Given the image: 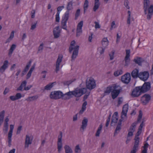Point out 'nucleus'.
<instances>
[{
	"instance_id": "obj_1",
	"label": "nucleus",
	"mask_w": 153,
	"mask_h": 153,
	"mask_svg": "<svg viewBox=\"0 0 153 153\" xmlns=\"http://www.w3.org/2000/svg\"><path fill=\"white\" fill-rule=\"evenodd\" d=\"M73 4L71 2L68 3L67 7V11L65 12L62 17L61 21V25L62 28L65 30H67L66 24L69 17V11L72 8Z\"/></svg>"
},
{
	"instance_id": "obj_2",
	"label": "nucleus",
	"mask_w": 153,
	"mask_h": 153,
	"mask_svg": "<svg viewBox=\"0 0 153 153\" xmlns=\"http://www.w3.org/2000/svg\"><path fill=\"white\" fill-rule=\"evenodd\" d=\"M87 92V89L86 88H82L79 89L77 88L73 91H69L65 93V95H68L69 99L72 98L73 95L76 97H79L85 93Z\"/></svg>"
},
{
	"instance_id": "obj_3",
	"label": "nucleus",
	"mask_w": 153,
	"mask_h": 153,
	"mask_svg": "<svg viewBox=\"0 0 153 153\" xmlns=\"http://www.w3.org/2000/svg\"><path fill=\"white\" fill-rule=\"evenodd\" d=\"M149 0H144V12L145 14H146L148 10V13L147 16V19H149L151 18L152 16L153 13V5H151L149 8Z\"/></svg>"
},
{
	"instance_id": "obj_4",
	"label": "nucleus",
	"mask_w": 153,
	"mask_h": 153,
	"mask_svg": "<svg viewBox=\"0 0 153 153\" xmlns=\"http://www.w3.org/2000/svg\"><path fill=\"white\" fill-rule=\"evenodd\" d=\"M75 44V41L74 40L72 41L71 42V45L69 48V51L70 53H71L74 49V51L71 57L72 60L74 59L76 57L78 53L79 46L78 45H76L74 48L73 46H74Z\"/></svg>"
},
{
	"instance_id": "obj_5",
	"label": "nucleus",
	"mask_w": 153,
	"mask_h": 153,
	"mask_svg": "<svg viewBox=\"0 0 153 153\" xmlns=\"http://www.w3.org/2000/svg\"><path fill=\"white\" fill-rule=\"evenodd\" d=\"M141 130H139L138 129V131L136 133L134 139L135 142L133 149L131 151V153H136L138 149L140 142V138L139 137V136L141 133Z\"/></svg>"
},
{
	"instance_id": "obj_6",
	"label": "nucleus",
	"mask_w": 153,
	"mask_h": 153,
	"mask_svg": "<svg viewBox=\"0 0 153 153\" xmlns=\"http://www.w3.org/2000/svg\"><path fill=\"white\" fill-rule=\"evenodd\" d=\"M86 85L87 89L90 90L96 87V83L92 77L88 78L86 80Z\"/></svg>"
},
{
	"instance_id": "obj_7",
	"label": "nucleus",
	"mask_w": 153,
	"mask_h": 153,
	"mask_svg": "<svg viewBox=\"0 0 153 153\" xmlns=\"http://www.w3.org/2000/svg\"><path fill=\"white\" fill-rule=\"evenodd\" d=\"M113 88L111 94L112 98L114 99L118 96L120 93L121 89V87L120 86L114 85H113Z\"/></svg>"
},
{
	"instance_id": "obj_8",
	"label": "nucleus",
	"mask_w": 153,
	"mask_h": 153,
	"mask_svg": "<svg viewBox=\"0 0 153 153\" xmlns=\"http://www.w3.org/2000/svg\"><path fill=\"white\" fill-rule=\"evenodd\" d=\"M62 92L60 91H54L51 92L50 97L51 98L57 100L62 98Z\"/></svg>"
},
{
	"instance_id": "obj_9",
	"label": "nucleus",
	"mask_w": 153,
	"mask_h": 153,
	"mask_svg": "<svg viewBox=\"0 0 153 153\" xmlns=\"http://www.w3.org/2000/svg\"><path fill=\"white\" fill-rule=\"evenodd\" d=\"M142 90L140 86L136 87L133 90L131 95L133 97H137L140 96L142 93Z\"/></svg>"
},
{
	"instance_id": "obj_10",
	"label": "nucleus",
	"mask_w": 153,
	"mask_h": 153,
	"mask_svg": "<svg viewBox=\"0 0 153 153\" xmlns=\"http://www.w3.org/2000/svg\"><path fill=\"white\" fill-rule=\"evenodd\" d=\"M149 77V73L148 71H144L139 73V77L140 79L145 82L146 81Z\"/></svg>"
},
{
	"instance_id": "obj_11",
	"label": "nucleus",
	"mask_w": 153,
	"mask_h": 153,
	"mask_svg": "<svg viewBox=\"0 0 153 153\" xmlns=\"http://www.w3.org/2000/svg\"><path fill=\"white\" fill-rule=\"evenodd\" d=\"M151 96L149 94H145L142 97L141 102L144 105H146L149 102L151 99Z\"/></svg>"
},
{
	"instance_id": "obj_12",
	"label": "nucleus",
	"mask_w": 153,
	"mask_h": 153,
	"mask_svg": "<svg viewBox=\"0 0 153 153\" xmlns=\"http://www.w3.org/2000/svg\"><path fill=\"white\" fill-rule=\"evenodd\" d=\"M141 89V91L143 93H145L149 91L151 88V83L149 82H145L143 85L141 86H140Z\"/></svg>"
},
{
	"instance_id": "obj_13",
	"label": "nucleus",
	"mask_w": 153,
	"mask_h": 153,
	"mask_svg": "<svg viewBox=\"0 0 153 153\" xmlns=\"http://www.w3.org/2000/svg\"><path fill=\"white\" fill-rule=\"evenodd\" d=\"M83 24V22L82 21H81L78 24L76 30V36L77 37L79 36L82 33V27Z\"/></svg>"
},
{
	"instance_id": "obj_14",
	"label": "nucleus",
	"mask_w": 153,
	"mask_h": 153,
	"mask_svg": "<svg viewBox=\"0 0 153 153\" xmlns=\"http://www.w3.org/2000/svg\"><path fill=\"white\" fill-rule=\"evenodd\" d=\"M59 135L58 136V140L57 142V149L58 152L60 153L62 149V132L60 131Z\"/></svg>"
},
{
	"instance_id": "obj_15",
	"label": "nucleus",
	"mask_w": 153,
	"mask_h": 153,
	"mask_svg": "<svg viewBox=\"0 0 153 153\" xmlns=\"http://www.w3.org/2000/svg\"><path fill=\"white\" fill-rule=\"evenodd\" d=\"M131 79L130 74L129 73H127L121 77V81L124 83L128 84Z\"/></svg>"
},
{
	"instance_id": "obj_16",
	"label": "nucleus",
	"mask_w": 153,
	"mask_h": 153,
	"mask_svg": "<svg viewBox=\"0 0 153 153\" xmlns=\"http://www.w3.org/2000/svg\"><path fill=\"white\" fill-rule=\"evenodd\" d=\"M33 139V137L32 136H30L29 135H26L25 146V148L28 147L29 145L32 143Z\"/></svg>"
},
{
	"instance_id": "obj_17",
	"label": "nucleus",
	"mask_w": 153,
	"mask_h": 153,
	"mask_svg": "<svg viewBox=\"0 0 153 153\" xmlns=\"http://www.w3.org/2000/svg\"><path fill=\"white\" fill-rule=\"evenodd\" d=\"M13 128V125H10V130L9 132L7 137L8 142L9 144L8 145L9 146L11 144V143L12 141L11 138L12 135V133Z\"/></svg>"
},
{
	"instance_id": "obj_18",
	"label": "nucleus",
	"mask_w": 153,
	"mask_h": 153,
	"mask_svg": "<svg viewBox=\"0 0 153 153\" xmlns=\"http://www.w3.org/2000/svg\"><path fill=\"white\" fill-rule=\"evenodd\" d=\"M144 61L143 58L138 56L135 57L133 59V62L139 66H141Z\"/></svg>"
},
{
	"instance_id": "obj_19",
	"label": "nucleus",
	"mask_w": 153,
	"mask_h": 153,
	"mask_svg": "<svg viewBox=\"0 0 153 153\" xmlns=\"http://www.w3.org/2000/svg\"><path fill=\"white\" fill-rule=\"evenodd\" d=\"M53 34L55 38H58L60 36V30L59 26L56 27L53 31Z\"/></svg>"
},
{
	"instance_id": "obj_20",
	"label": "nucleus",
	"mask_w": 153,
	"mask_h": 153,
	"mask_svg": "<svg viewBox=\"0 0 153 153\" xmlns=\"http://www.w3.org/2000/svg\"><path fill=\"white\" fill-rule=\"evenodd\" d=\"M139 74V69L137 68H135L134 70L131 73V76L134 79H136L138 77Z\"/></svg>"
},
{
	"instance_id": "obj_21",
	"label": "nucleus",
	"mask_w": 153,
	"mask_h": 153,
	"mask_svg": "<svg viewBox=\"0 0 153 153\" xmlns=\"http://www.w3.org/2000/svg\"><path fill=\"white\" fill-rule=\"evenodd\" d=\"M128 109V104H126L123 107V110L121 114L124 115L125 117H127V113Z\"/></svg>"
},
{
	"instance_id": "obj_22",
	"label": "nucleus",
	"mask_w": 153,
	"mask_h": 153,
	"mask_svg": "<svg viewBox=\"0 0 153 153\" xmlns=\"http://www.w3.org/2000/svg\"><path fill=\"white\" fill-rule=\"evenodd\" d=\"M126 55L125 58V61L126 63L129 62L130 60V51L129 49L126 50Z\"/></svg>"
},
{
	"instance_id": "obj_23",
	"label": "nucleus",
	"mask_w": 153,
	"mask_h": 153,
	"mask_svg": "<svg viewBox=\"0 0 153 153\" xmlns=\"http://www.w3.org/2000/svg\"><path fill=\"white\" fill-rule=\"evenodd\" d=\"M88 120L87 119L84 118L83 120L82 121V125L81 127V128L83 129L84 131V129L86 128L87 126V123Z\"/></svg>"
},
{
	"instance_id": "obj_24",
	"label": "nucleus",
	"mask_w": 153,
	"mask_h": 153,
	"mask_svg": "<svg viewBox=\"0 0 153 153\" xmlns=\"http://www.w3.org/2000/svg\"><path fill=\"white\" fill-rule=\"evenodd\" d=\"M118 119V117H115L114 115H113L111 118V126H114L115 125V124L117 123Z\"/></svg>"
},
{
	"instance_id": "obj_25",
	"label": "nucleus",
	"mask_w": 153,
	"mask_h": 153,
	"mask_svg": "<svg viewBox=\"0 0 153 153\" xmlns=\"http://www.w3.org/2000/svg\"><path fill=\"white\" fill-rule=\"evenodd\" d=\"M56 83V82L50 83L45 87L44 90H51Z\"/></svg>"
},
{
	"instance_id": "obj_26",
	"label": "nucleus",
	"mask_w": 153,
	"mask_h": 153,
	"mask_svg": "<svg viewBox=\"0 0 153 153\" xmlns=\"http://www.w3.org/2000/svg\"><path fill=\"white\" fill-rule=\"evenodd\" d=\"M62 58L63 55L61 54H59L56 61V67H59V65L62 61Z\"/></svg>"
},
{
	"instance_id": "obj_27",
	"label": "nucleus",
	"mask_w": 153,
	"mask_h": 153,
	"mask_svg": "<svg viewBox=\"0 0 153 153\" xmlns=\"http://www.w3.org/2000/svg\"><path fill=\"white\" fill-rule=\"evenodd\" d=\"M109 42L107 38H104L102 41V44L103 47L105 48L108 45Z\"/></svg>"
},
{
	"instance_id": "obj_28",
	"label": "nucleus",
	"mask_w": 153,
	"mask_h": 153,
	"mask_svg": "<svg viewBox=\"0 0 153 153\" xmlns=\"http://www.w3.org/2000/svg\"><path fill=\"white\" fill-rule=\"evenodd\" d=\"M113 86L111 87H108L106 88V90L104 91L105 95L108 94L113 89Z\"/></svg>"
},
{
	"instance_id": "obj_29",
	"label": "nucleus",
	"mask_w": 153,
	"mask_h": 153,
	"mask_svg": "<svg viewBox=\"0 0 153 153\" xmlns=\"http://www.w3.org/2000/svg\"><path fill=\"white\" fill-rule=\"evenodd\" d=\"M137 124V123L136 122L133 123L130 127L129 131L134 132L135 131Z\"/></svg>"
},
{
	"instance_id": "obj_30",
	"label": "nucleus",
	"mask_w": 153,
	"mask_h": 153,
	"mask_svg": "<svg viewBox=\"0 0 153 153\" xmlns=\"http://www.w3.org/2000/svg\"><path fill=\"white\" fill-rule=\"evenodd\" d=\"M102 124H100L98 127L97 131L96 132L95 136L96 137H99L100 134L101 132V131L102 128Z\"/></svg>"
},
{
	"instance_id": "obj_31",
	"label": "nucleus",
	"mask_w": 153,
	"mask_h": 153,
	"mask_svg": "<svg viewBox=\"0 0 153 153\" xmlns=\"http://www.w3.org/2000/svg\"><path fill=\"white\" fill-rule=\"evenodd\" d=\"M149 146V144L146 143L144 144V146L142 147L143 148V149L142 151V153H147V148Z\"/></svg>"
},
{
	"instance_id": "obj_32",
	"label": "nucleus",
	"mask_w": 153,
	"mask_h": 153,
	"mask_svg": "<svg viewBox=\"0 0 153 153\" xmlns=\"http://www.w3.org/2000/svg\"><path fill=\"white\" fill-rule=\"evenodd\" d=\"M14 31H12L9 37L7 39L6 43L10 42L13 39L14 37Z\"/></svg>"
},
{
	"instance_id": "obj_33",
	"label": "nucleus",
	"mask_w": 153,
	"mask_h": 153,
	"mask_svg": "<svg viewBox=\"0 0 153 153\" xmlns=\"http://www.w3.org/2000/svg\"><path fill=\"white\" fill-rule=\"evenodd\" d=\"M121 125H119L118 124H117V126L116 128L115 129V131L114 132V136H115V135L117 134V133H118L120 130L121 129Z\"/></svg>"
},
{
	"instance_id": "obj_34",
	"label": "nucleus",
	"mask_w": 153,
	"mask_h": 153,
	"mask_svg": "<svg viewBox=\"0 0 153 153\" xmlns=\"http://www.w3.org/2000/svg\"><path fill=\"white\" fill-rule=\"evenodd\" d=\"M38 97L37 96H33L28 97L26 100L28 101H31L36 100Z\"/></svg>"
},
{
	"instance_id": "obj_35",
	"label": "nucleus",
	"mask_w": 153,
	"mask_h": 153,
	"mask_svg": "<svg viewBox=\"0 0 153 153\" xmlns=\"http://www.w3.org/2000/svg\"><path fill=\"white\" fill-rule=\"evenodd\" d=\"M64 149L65 150V152H73V151L71 147L68 145H66L65 146Z\"/></svg>"
},
{
	"instance_id": "obj_36",
	"label": "nucleus",
	"mask_w": 153,
	"mask_h": 153,
	"mask_svg": "<svg viewBox=\"0 0 153 153\" xmlns=\"http://www.w3.org/2000/svg\"><path fill=\"white\" fill-rule=\"evenodd\" d=\"M16 48V45H15L13 44L11 45L9 52V55H11L12 54L13 50L15 49Z\"/></svg>"
},
{
	"instance_id": "obj_37",
	"label": "nucleus",
	"mask_w": 153,
	"mask_h": 153,
	"mask_svg": "<svg viewBox=\"0 0 153 153\" xmlns=\"http://www.w3.org/2000/svg\"><path fill=\"white\" fill-rule=\"evenodd\" d=\"M88 6V2L87 0H85L84 4V12H85Z\"/></svg>"
},
{
	"instance_id": "obj_38",
	"label": "nucleus",
	"mask_w": 153,
	"mask_h": 153,
	"mask_svg": "<svg viewBox=\"0 0 153 153\" xmlns=\"http://www.w3.org/2000/svg\"><path fill=\"white\" fill-rule=\"evenodd\" d=\"M123 73V71L121 70H120L114 72V74L115 76H117L119 75L122 74Z\"/></svg>"
},
{
	"instance_id": "obj_39",
	"label": "nucleus",
	"mask_w": 153,
	"mask_h": 153,
	"mask_svg": "<svg viewBox=\"0 0 153 153\" xmlns=\"http://www.w3.org/2000/svg\"><path fill=\"white\" fill-rule=\"evenodd\" d=\"M5 111L3 110L0 113V121H3V119L4 116Z\"/></svg>"
},
{
	"instance_id": "obj_40",
	"label": "nucleus",
	"mask_w": 153,
	"mask_h": 153,
	"mask_svg": "<svg viewBox=\"0 0 153 153\" xmlns=\"http://www.w3.org/2000/svg\"><path fill=\"white\" fill-rule=\"evenodd\" d=\"M80 10L79 9H77L76 11L75 15V20H76L78 17L80 15Z\"/></svg>"
},
{
	"instance_id": "obj_41",
	"label": "nucleus",
	"mask_w": 153,
	"mask_h": 153,
	"mask_svg": "<svg viewBox=\"0 0 153 153\" xmlns=\"http://www.w3.org/2000/svg\"><path fill=\"white\" fill-rule=\"evenodd\" d=\"M74 81L72 80H69L68 81H65L63 82L62 83H63L64 85L69 86V85L71 84Z\"/></svg>"
},
{
	"instance_id": "obj_42",
	"label": "nucleus",
	"mask_w": 153,
	"mask_h": 153,
	"mask_svg": "<svg viewBox=\"0 0 153 153\" xmlns=\"http://www.w3.org/2000/svg\"><path fill=\"white\" fill-rule=\"evenodd\" d=\"M8 125H4V128L3 129V131L5 134L7 133L8 129Z\"/></svg>"
},
{
	"instance_id": "obj_43",
	"label": "nucleus",
	"mask_w": 153,
	"mask_h": 153,
	"mask_svg": "<svg viewBox=\"0 0 153 153\" xmlns=\"http://www.w3.org/2000/svg\"><path fill=\"white\" fill-rule=\"evenodd\" d=\"M128 16L127 20V23L130 24V17H131V12L130 11L128 10Z\"/></svg>"
},
{
	"instance_id": "obj_44",
	"label": "nucleus",
	"mask_w": 153,
	"mask_h": 153,
	"mask_svg": "<svg viewBox=\"0 0 153 153\" xmlns=\"http://www.w3.org/2000/svg\"><path fill=\"white\" fill-rule=\"evenodd\" d=\"M64 7L63 6L58 7L57 8V13L60 14V12L62 10Z\"/></svg>"
},
{
	"instance_id": "obj_45",
	"label": "nucleus",
	"mask_w": 153,
	"mask_h": 153,
	"mask_svg": "<svg viewBox=\"0 0 153 153\" xmlns=\"http://www.w3.org/2000/svg\"><path fill=\"white\" fill-rule=\"evenodd\" d=\"M105 48L104 47V48L102 47H100L98 48V50L100 51V53L101 54H102L104 53Z\"/></svg>"
},
{
	"instance_id": "obj_46",
	"label": "nucleus",
	"mask_w": 153,
	"mask_h": 153,
	"mask_svg": "<svg viewBox=\"0 0 153 153\" xmlns=\"http://www.w3.org/2000/svg\"><path fill=\"white\" fill-rule=\"evenodd\" d=\"M60 20L59 14L56 13L55 16V20L56 22H59Z\"/></svg>"
},
{
	"instance_id": "obj_47",
	"label": "nucleus",
	"mask_w": 153,
	"mask_h": 153,
	"mask_svg": "<svg viewBox=\"0 0 153 153\" xmlns=\"http://www.w3.org/2000/svg\"><path fill=\"white\" fill-rule=\"evenodd\" d=\"M62 99L65 100H68L69 99V98L68 97V95H65V93L64 94H63L62 93Z\"/></svg>"
},
{
	"instance_id": "obj_48",
	"label": "nucleus",
	"mask_w": 153,
	"mask_h": 153,
	"mask_svg": "<svg viewBox=\"0 0 153 153\" xmlns=\"http://www.w3.org/2000/svg\"><path fill=\"white\" fill-rule=\"evenodd\" d=\"M81 151V149L79 148V145H77L76 146L75 149V152L76 153H78Z\"/></svg>"
},
{
	"instance_id": "obj_49",
	"label": "nucleus",
	"mask_w": 153,
	"mask_h": 153,
	"mask_svg": "<svg viewBox=\"0 0 153 153\" xmlns=\"http://www.w3.org/2000/svg\"><path fill=\"white\" fill-rule=\"evenodd\" d=\"M128 0H125L124 1V5L128 9H129V7L128 5Z\"/></svg>"
},
{
	"instance_id": "obj_50",
	"label": "nucleus",
	"mask_w": 153,
	"mask_h": 153,
	"mask_svg": "<svg viewBox=\"0 0 153 153\" xmlns=\"http://www.w3.org/2000/svg\"><path fill=\"white\" fill-rule=\"evenodd\" d=\"M116 27V26L115 24V21H113L111 23L110 30H111L113 29V28H115Z\"/></svg>"
},
{
	"instance_id": "obj_51",
	"label": "nucleus",
	"mask_w": 153,
	"mask_h": 153,
	"mask_svg": "<svg viewBox=\"0 0 153 153\" xmlns=\"http://www.w3.org/2000/svg\"><path fill=\"white\" fill-rule=\"evenodd\" d=\"M29 68H25L22 71V76H23L25 74H26L27 71L28 70Z\"/></svg>"
},
{
	"instance_id": "obj_52",
	"label": "nucleus",
	"mask_w": 153,
	"mask_h": 153,
	"mask_svg": "<svg viewBox=\"0 0 153 153\" xmlns=\"http://www.w3.org/2000/svg\"><path fill=\"white\" fill-rule=\"evenodd\" d=\"M99 4H94V5L93 8V10L95 11L99 8Z\"/></svg>"
},
{
	"instance_id": "obj_53",
	"label": "nucleus",
	"mask_w": 153,
	"mask_h": 153,
	"mask_svg": "<svg viewBox=\"0 0 153 153\" xmlns=\"http://www.w3.org/2000/svg\"><path fill=\"white\" fill-rule=\"evenodd\" d=\"M15 96L17 100L20 99L22 97L21 94L19 93H17Z\"/></svg>"
},
{
	"instance_id": "obj_54",
	"label": "nucleus",
	"mask_w": 153,
	"mask_h": 153,
	"mask_svg": "<svg viewBox=\"0 0 153 153\" xmlns=\"http://www.w3.org/2000/svg\"><path fill=\"white\" fill-rule=\"evenodd\" d=\"M94 24H95V28L96 29L99 28H100V26L98 22H95Z\"/></svg>"
},
{
	"instance_id": "obj_55",
	"label": "nucleus",
	"mask_w": 153,
	"mask_h": 153,
	"mask_svg": "<svg viewBox=\"0 0 153 153\" xmlns=\"http://www.w3.org/2000/svg\"><path fill=\"white\" fill-rule=\"evenodd\" d=\"M87 105V102L86 101H85L82 104V109L83 110H85L86 108V106Z\"/></svg>"
},
{
	"instance_id": "obj_56",
	"label": "nucleus",
	"mask_w": 153,
	"mask_h": 153,
	"mask_svg": "<svg viewBox=\"0 0 153 153\" xmlns=\"http://www.w3.org/2000/svg\"><path fill=\"white\" fill-rule=\"evenodd\" d=\"M22 126H19L17 128V131L16 132L17 134H19L20 133L21 131L22 130Z\"/></svg>"
},
{
	"instance_id": "obj_57",
	"label": "nucleus",
	"mask_w": 153,
	"mask_h": 153,
	"mask_svg": "<svg viewBox=\"0 0 153 153\" xmlns=\"http://www.w3.org/2000/svg\"><path fill=\"white\" fill-rule=\"evenodd\" d=\"M123 115H122L121 114V119H120L119 120L117 124H118L119 125H121L122 124V122L123 120Z\"/></svg>"
},
{
	"instance_id": "obj_58",
	"label": "nucleus",
	"mask_w": 153,
	"mask_h": 153,
	"mask_svg": "<svg viewBox=\"0 0 153 153\" xmlns=\"http://www.w3.org/2000/svg\"><path fill=\"white\" fill-rule=\"evenodd\" d=\"M8 62L7 60H5L4 62L3 65L1 67H7Z\"/></svg>"
},
{
	"instance_id": "obj_59",
	"label": "nucleus",
	"mask_w": 153,
	"mask_h": 153,
	"mask_svg": "<svg viewBox=\"0 0 153 153\" xmlns=\"http://www.w3.org/2000/svg\"><path fill=\"white\" fill-rule=\"evenodd\" d=\"M47 73L46 71H43L41 72V74H42V77L43 78H45L46 76V74Z\"/></svg>"
},
{
	"instance_id": "obj_60",
	"label": "nucleus",
	"mask_w": 153,
	"mask_h": 153,
	"mask_svg": "<svg viewBox=\"0 0 153 153\" xmlns=\"http://www.w3.org/2000/svg\"><path fill=\"white\" fill-rule=\"evenodd\" d=\"M143 126V121L141 123L138 129L140 130H142V128Z\"/></svg>"
},
{
	"instance_id": "obj_61",
	"label": "nucleus",
	"mask_w": 153,
	"mask_h": 153,
	"mask_svg": "<svg viewBox=\"0 0 153 153\" xmlns=\"http://www.w3.org/2000/svg\"><path fill=\"white\" fill-rule=\"evenodd\" d=\"M122 99V97H119L118 100V106H119V105L121 104L122 102V100H121V99Z\"/></svg>"
},
{
	"instance_id": "obj_62",
	"label": "nucleus",
	"mask_w": 153,
	"mask_h": 153,
	"mask_svg": "<svg viewBox=\"0 0 153 153\" xmlns=\"http://www.w3.org/2000/svg\"><path fill=\"white\" fill-rule=\"evenodd\" d=\"M43 48V44L42 43L39 46V48L38 52H39L40 51L42 50Z\"/></svg>"
},
{
	"instance_id": "obj_63",
	"label": "nucleus",
	"mask_w": 153,
	"mask_h": 153,
	"mask_svg": "<svg viewBox=\"0 0 153 153\" xmlns=\"http://www.w3.org/2000/svg\"><path fill=\"white\" fill-rule=\"evenodd\" d=\"M114 52H112L111 54H109L110 57V59L111 60H112L114 59Z\"/></svg>"
},
{
	"instance_id": "obj_64",
	"label": "nucleus",
	"mask_w": 153,
	"mask_h": 153,
	"mask_svg": "<svg viewBox=\"0 0 153 153\" xmlns=\"http://www.w3.org/2000/svg\"><path fill=\"white\" fill-rule=\"evenodd\" d=\"M10 98L12 101H15L17 100L16 97V96H12L10 97Z\"/></svg>"
}]
</instances>
